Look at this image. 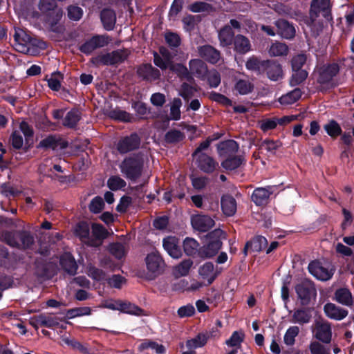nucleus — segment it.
I'll list each match as a JSON object with an SVG mask.
<instances>
[{
    "label": "nucleus",
    "instance_id": "a878e982",
    "mask_svg": "<svg viewBox=\"0 0 354 354\" xmlns=\"http://www.w3.org/2000/svg\"><path fill=\"white\" fill-rule=\"evenodd\" d=\"M138 75L147 80H155L159 78L160 71L153 68L151 64H145L138 69Z\"/></svg>",
    "mask_w": 354,
    "mask_h": 354
},
{
    "label": "nucleus",
    "instance_id": "aec40b11",
    "mask_svg": "<svg viewBox=\"0 0 354 354\" xmlns=\"http://www.w3.org/2000/svg\"><path fill=\"white\" fill-rule=\"evenodd\" d=\"M197 160L198 167L204 172H213L218 164L210 156L201 153L198 156H195Z\"/></svg>",
    "mask_w": 354,
    "mask_h": 354
},
{
    "label": "nucleus",
    "instance_id": "0e129e2a",
    "mask_svg": "<svg viewBox=\"0 0 354 354\" xmlns=\"http://www.w3.org/2000/svg\"><path fill=\"white\" fill-rule=\"evenodd\" d=\"M207 81L211 87H217L221 83V76L218 71L213 70L207 71Z\"/></svg>",
    "mask_w": 354,
    "mask_h": 354
},
{
    "label": "nucleus",
    "instance_id": "6ab92c4d",
    "mask_svg": "<svg viewBox=\"0 0 354 354\" xmlns=\"http://www.w3.org/2000/svg\"><path fill=\"white\" fill-rule=\"evenodd\" d=\"M198 274L207 285H210L216 278L217 272L212 263H205L198 269Z\"/></svg>",
    "mask_w": 354,
    "mask_h": 354
},
{
    "label": "nucleus",
    "instance_id": "58836bf2",
    "mask_svg": "<svg viewBox=\"0 0 354 354\" xmlns=\"http://www.w3.org/2000/svg\"><path fill=\"white\" fill-rule=\"evenodd\" d=\"M46 80L48 82V86L51 90L58 91L61 89V83L64 80V76L59 72H55L49 77L47 76Z\"/></svg>",
    "mask_w": 354,
    "mask_h": 354
},
{
    "label": "nucleus",
    "instance_id": "c9c22d12",
    "mask_svg": "<svg viewBox=\"0 0 354 354\" xmlns=\"http://www.w3.org/2000/svg\"><path fill=\"white\" fill-rule=\"evenodd\" d=\"M234 91L242 95L250 93L254 89V84L248 80H239L236 82Z\"/></svg>",
    "mask_w": 354,
    "mask_h": 354
},
{
    "label": "nucleus",
    "instance_id": "a19ab883",
    "mask_svg": "<svg viewBox=\"0 0 354 354\" xmlns=\"http://www.w3.org/2000/svg\"><path fill=\"white\" fill-rule=\"evenodd\" d=\"M301 96V91L299 88H295L291 92L281 96L279 102L283 105H290L297 102Z\"/></svg>",
    "mask_w": 354,
    "mask_h": 354
},
{
    "label": "nucleus",
    "instance_id": "de8ad7c7",
    "mask_svg": "<svg viewBox=\"0 0 354 354\" xmlns=\"http://www.w3.org/2000/svg\"><path fill=\"white\" fill-rule=\"evenodd\" d=\"M80 119V112L77 110H71L67 113L64 120V124L68 127H73Z\"/></svg>",
    "mask_w": 354,
    "mask_h": 354
},
{
    "label": "nucleus",
    "instance_id": "f8f14e48",
    "mask_svg": "<svg viewBox=\"0 0 354 354\" xmlns=\"http://www.w3.org/2000/svg\"><path fill=\"white\" fill-rule=\"evenodd\" d=\"M153 56V62L156 66L162 70L171 69V66L173 64L172 56L167 49L162 47L160 48V54L154 53Z\"/></svg>",
    "mask_w": 354,
    "mask_h": 354
},
{
    "label": "nucleus",
    "instance_id": "f257e3e1",
    "mask_svg": "<svg viewBox=\"0 0 354 354\" xmlns=\"http://www.w3.org/2000/svg\"><path fill=\"white\" fill-rule=\"evenodd\" d=\"M144 162L145 158L141 155L127 158L120 165L121 173L127 178L135 180L141 176Z\"/></svg>",
    "mask_w": 354,
    "mask_h": 354
},
{
    "label": "nucleus",
    "instance_id": "4be33fe9",
    "mask_svg": "<svg viewBox=\"0 0 354 354\" xmlns=\"http://www.w3.org/2000/svg\"><path fill=\"white\" fill-rule=\"evenodd\" d=\"M190 73L202 80L205 79L207 74L206 64L199 59H191L189 62Z\"/></svg>",
    "mask_w": 354,
    "mask_h": 354
},
{
    "label": "nucleus",
    "instance_id": "c756f323",
    "mask_svg": "<svg viewBox=\"0 0 354 354\" xmlns=\"http://www.w3.org/2000/svg\"><path fill=\"white\" fill-rule=\"evenodd\" d=\"M335 299L338 303L350 306L353 303V299L351 292L347 288H342L336 290L335 293Z\"/></svg>",
    "mask_w": 354,
    "mask_h": 354
},
{
    "label": "nucleus",
    "instance_id": "ea45409f",
    "mask_svg": "<svg viewBox=\"0 0 354 354\" xmlns=\"http://www.w3.org/2000/svg\"><path fill=\"white\" fill-rule=\"evenodd\" d=\"M289 51L286 44L281 42L273 43L269 49V54L272 57L286 56Z\"/></svg>",
    "mask_w": 354,
    "mask_h": 354
},
{
    "label": "nucleus",
    "instance_id": "5fc2aeb1",
    "mask_svg": "<svg viewBox=\"0 0 354 354\" xmlns=\"http://www.w3.org/2000/svg\"><path fill=\"white\" fill-rule=\"evenodd\" d=\"M126 182L120 176H113L109 178L107 185L111 190L120 189L126 186Z\"/></svg>",
    "mask_w": 354,
    "mask_h": 354
},
{
    "label": "nucleus",
    "instance_id": "9b49d317",
    "mask_svg": "<svg viewBox=\"0 0 354 354\" xmlns=\"http://www.w3.org/2000/svg\"><path fill=\"white\" fill-rule=\"evenodd\" d=\"M330 0H312L310 17L314 19L321 14L328 18L330 14Z\"/></svg>",
    "mask_w": 354,
    "mask_h": 354
},
{
    "label": "nucleus",
    "instance_id": "49530a36",
    "mask_svg": "<svg viewBox=\"0 0 354 354\" xmlns=\"http://www.w3.org/2000/svg\"><path fill=\"white\" fill-rule=\"evenodd\" d=\"M91 312L92 310L90 307H78L68 310L66 313V316L69 319H73L77 317L90 315Z\"/></svg>",
    "mask_w": 354,
    "mask_h": 354
},
{
    "label": "nucleus",
    "instance_id": "20e7f679",
    "mask_svg": "<svg viewBox=\"0 0 354 354\" xmlns=\"http://www.w3.org/2000/svg\"><path fill=\"white\" fill-rule=\"evenodd\" d=\"M124 50H115L110 53L101 54L93 57L91 61L95 65H112L122 62L127 57Z\"/></svg>",
    "mask_w": 354,
    "mask_h": 354
},
{
    "label": "nucleus",
    "instance_id": "6e6d98bb",
    "mask_svg": "<svg viewBox=\"0 0 354 354\" xmlns=\"http://www.w3.org/2000/svg\"><path fill=\"white\" fill-rule=\"evenodd\" d=\"M181 106V100L180 98H174L170 108V117L172 120H178L180 118V108Z\"/></svg>",
    "mask_w": 354,
    "mask_h": 354
},
{
    "label": "nucleus",
    "instance_id": "3c124183",
    "mask_svg": "<svg viewBox=\"0 0 354 354\" xmlns=\"http://www.w3.org/2000/svg\"><path fill=\"white\" fill-rule=\"evenodd\" d=\"M198 243L192 238H186L183 242L184 250L187 255L195 254L198 251Z\"/></svg>",
    "mask_w": 354,
    "mask_h": 354
},
{
    "label": "nucleus",
    "instance_id": "6e6552de",
    "mask_svg": "<svg viewBox=\"0 0 354 354\" xmlns=\"http://www.w3.org/2000/svg\"><path fill=\"white\" fill-rule=\"evenodd\" d=\"M309 272L317 279L326 281L331 278L333 270L330 266H324L320 263L313 261L308 265Z\"/></svg>",
    "mask_w": 354,
    "mask_h": 354
},
{
    "label": "nucleus",
    "instance_id": "7ed1b4c3",
    "mask_svg": "<svg viewBox=\"0 0 354 354\" xmlns=\"http://www.w3.org/2000/svg\"><path fill=\"white\" fill-rule=\"evenodd\" d=\"M4 239L9 245L21 249H30L34 244L33 236L26 232L6 233Z\"/></svg>",
    "mask_w": 354,
    "mask_h": 354
},
{
    "label": "nucleus",
    "instance_id": "864d4df0",
    "mask_svg": "<svg viewBox=\"0 0 354 354\" xmlns=\"http://www.w3.org/2000/svg\"><path fill=\"white\" fill-rule=\"evenodd\" d=\"M109 116L113 119L122 122H131L133 118L129 113L119 109L110 111Z\"/></svg>",
    "mask_w": 354,
    "mask_h": 354
},
{
    "label": "nucleus",
    "instance_id": "b1692460",
    "mask_svg": "<svg viewBox=\"0 0 354 354\" xmlns=\"http://www.w3.org/2000/svg\"><path fill=\"white\" fill-rule=\"evenodd\" d=\"M278 29V34L286 39H291L295 35V29L292 25L285 20H278L275 22Z\"/></svg>",
    "mask_w": 354,
    "mask_h": 354
},
{
    "label": "nucleus",
    "instance_id": "ddd939ff",
    "mask_svg": "<svg viewBox=\"0 0 354 354\" xmlns=\"http://www.w3.org/2000/svg\"><path fill=\"white\" fill-rule=\"evenodd\" d=\"M163 248L168 254L172 258L178 259L182 255V252L179 246V241L175 236H168L163 239Z\"/></svg>",
    "mask_w": 354,
    "mask_h": 354
},
{
    "label": "nucleus",
    "instance_id": "423d86ee",
    "mask_svg": "<svg viewBox=\"0 0 354 354\" xmlns=\"http://www.w3.org/2000/svg\"><path fill=\"white\" fill-rule=\"evenodd\" d=\"M191 223L193 228L199 232H207L214 227V219L205 214H195L191 217Z\"/></svg>",
    "mask_w": 354,
    "mask_h": 354
},
{
    "label": "nucleus",
    "instance_id": "0eeeda50",
    "mask_svg": "<svg viewBox=\"0 0 354 354\" xmlns=\"http://www.w3.org/2000/svg\"><path fill=\"white\" fill-rule=\"evenodd\" d=\"M14 37L15 48L19 52L27 53L30 45H35V40L32 39L24 30H16Z\"/></svg>",
    "mask_w": 354,
    "mask_h": 354
},
{
    "label": "nucleus",
    "instance_id": "cd10ccee",
    "mask_svg": "<svg viewBox=\"0 0 354 354\" xmlns=\"http://www.w3.org/2000/svg\"><path fill=\"white\" fill-rule=\"evenodd\" d=\"M101 21L104 27L107 30L113 29L116 21V15L115 12L111 9H104L101 12Z\"/></svg>",
    "mask_w": 354,
    "mask_h": 354
},
{
    "label": "nucleus",
    "instance_id": "9d476101",
    "mask_svg": "<svg viewBox=\"0 0 354 354\" xmlns=\"http://www.w3.org/2000/svg\"><path fill=\"white\" fill-rule=\"evenodd\" d=\"M315 336L324 343H329L331 340L332 331L330 324L325 321H318L315 324Z\"/></svg>",
    "mask_w": 354,
    "mask_h": 354
},
{
    "label": "nucleus",
    "instance_id": "4468645a",
    "mask_svg": "<svg viewBox=\"0 0 354 354\" xmlns=\"http://www.w3.org/2000/svg\"><path fill=\"white\" fill-rule=\"evenodd\" d=\"M296 292L302 304H307L312 296L315 295L314 286L309 282H302L296 286Z\"/></svg>",
    "mask_w": 354,
    "mask_h": 354
},
{
    "label": "nucleus",
    "instance_id": "5701e85b",
    "mask_svg": "<svg viewBox=\"0 0 354 354\" xmlns=\"http://www.w3.org/2000/svg\"><path fill=\"white\" fill-rule=\"evenodd\" d=\"M234 49L239 54H246L252 50V45L246 37L237 35L234 39Z\"/></svg>",
    "mask_w": 354,
    "mask_h": 354
},
{
    "label": "nucleus",
    "instance_id": "1a4fd4ad",
    "mask_svg": "<svg viewBox=\"0 0 354 354\" xmlns=\"http://www.w3.org/2000/svg\"><path fill=\"white\" fill-rule=\"evenodd\" d=\"M109 43V39L105 36H95L86 41L80 47L81 52L85 54H91L98 48L104 47Z\"/></svg>",
    "mask_w": 354,
    "mask_h": 354
},
{
    "label": "nucleus",
    "instance_id": "e2e57ef3",
    "mask_svg": "<svg viewBox=\"0 0 354 354\" xmlns=\"http://www.w3.org/2000/svg\"><path fill=\"white\" fill-rule=\"evenodd\" d=\"M110 252L118 259H121L126 254V250L120 243H113L109 246Z\"/></svg>",
    "mask_w": 354,
    "mask_h": 354
},
{
    "label": "nucleus",
    "instance_id": "f3484780",
    "mask_svg": "<svg viewBox=\"0 0 354 354\" xmlns=\"http://www.w3.org/2000/svg\"><path fill=\"white\" fill-rule=\"evenodd\" d=\"M140 139L136 134H133L121 140L118 144V150L121 153H127L138 147Z\"/></svg>",
    "mask_w": 354,
    "mask_h": 354
},
{
    "label": "nucleus",
    "instance_id": "8fccbe9b",
    "mask_svg": "<svg viewBox=\"0 0 354 354\" xmlns=\"http://www.w3.org/2000/svg\"><path fill=\"white\" fill-rule=\"evenodd\" d=\"M196 92V89L195 87H194L187 83H183L181 85V86L178 91V94L185 100L188 101L189 99H191L194 95V93Z\"/></svg>",
    "mask_w": 354,
    "mask_h": 354
},
{
    "label": "nucleus",
    "instance_id": "4c0bfd02",
    "mask_svg": "<svg viewBox=\"0 0 354 354\" xmlns=\"http://www.w3.org/2000/svg\"><path fill=\"white\" fill-rule=\"evenodd\" d=\"M149 348L154 351L157 354H162L165 351L162 345L151 339H144L138 346V351L140 352Z\"/></svg>",
    "mask_w": 354,
    "mask_h": 354
},
{
    "label": "nucleus",
    "instance_id": "13d9d810",
    "mask_svg": "<svg viewBox=\"0 0 354 354\" xmlns=\"http://www.w3.org/2000/svg\"><path fill=\"white\" fill-rule=\"evenodd\" d=\"M309 349L312 354H330V349L318 342H312L309 345Z\"/></svg>",
    "mask_w": 354,
    "mask_h": 354
},
{
    "label": "nucleus",
    "instance_id": "4d7b16f0",
    "mask_svg": "<svg viewBox=\"0 0 354 354\" xmlns=\"http://www.w3.org/2000/svg\"><path fill=\"white\" fill-rule=\"evenodd\" d=\"M299 328L297 326H291L286 332L284 335V342L287 345H292L295 343V339L298 335Z\"/></svg>",
    "mask_w": 354,
    "mask_h": 354
},
{
    "label": "nucleus",
    "instance_id": "2f4dec72",
    "mask_svg": "<svg viewBox=\"0 0 354 354\" xmlns=\"http://www.w3.org/2000/svg\"><path fill=\"white\" fill-rule=\"evenodd\" d=\"M268 245L267 239L261 236L254 238L251 241L248 242L245 247V252L246 250H251L254 252H260L266 248Z\"/></svg>",
    "mask_w": 354,
    "mask_h": 354
},
{
    "label": "nucleus",
    "instance_id": "09e8293b",
    "mask_svg": "<svg viewBox=\"0 0 354 354\" xmlns=\"http://www.w3.org/2000/svg\"><path fill=\"white\" fill-rule=\"evenodd\" d=\"M243 159L241 157L228 158L222 162V167L227 170H233L238 168L243 162Z\"/></svg>",
    "mask_w": 354,
    "mask_h": 354
},
{
    "label": "nucleus",
    "instance_id": "f704fd0d",
    "mask_svg": "<svg viewBox=\"0 0 354 354\" xmlns=\"http://www.w3.org/2000/svg\"><path fill=\"white\" fill-rule=\"evenodd\" d=\"M267 74L268 77L273 81H277L282 78L283 71L280 64L276 62H266Z\"/></svg>",
    "mask_w": 354,
    "mask_h": 354
},
{
    "label": "nucleus",
    "instance_id": "a211bd4d",
    "mask_svg": "<svg viewBox=\"0 0 354 354\" xmlns=\"http://www.w3.org/2000/svg\"><path fill=\"white\" fill-rule=\"evenodd\" d=\"M273 192L272 187H259L254 190L252 200L257 205L267 203L268 198Z\"/></svg>",
    "mask_w": 354,
    "mask_h": 354
},
{
    "label": "nucleus",
    "instance_id": "e433bc0d",
    "mask_svg": "<svg viewBox=\"0 0 354 354\" xmlns=\"http://www.w3.org/2000/svg\"><path fill=\"white\" fill-rule=\"evenodd\" d=\"M209 336L210 335H207L204 333H199L194 338L187 341L186 347L189 350H195L198 348L202 347L206 344Z\"/></svg>",
    "mask_w": 354,
    "mask_h": 354
},
{
    "label": "nucleus",
    "instance_id": "72a5a7b5",
    "mask_svg": "<svg viewBox=\"0 0 354 354\" xmlns=\"http://www.w3.org/2000/svg\"><path fill=\"white\" fill-rule=\"evenodd\" d=\"M120 312L132 315H145L144 310L138 306L127 301L121 300Z\"/></svg>",
    "mask_w": 354,
    "mask_h": 354
},
{
    "label": "nucleus",
    "instance_id": "338daca9",
    "mask_svg": "<svg viewBox=\"0 0 354 354\" xmlns=\"http://www.w3.org/2000/svg\"><path fill=\"white\" fill-rule=\"evenodd\" d=\"M184 138V135L178 130H171L165 135V140L167 142H177Z\"/></svg>",
    "mask_w": 354,
    "mask_h": 354
},
{
    "label": "nucleus",
    "instance_id": "7c9ffc66",
    "mask_svg": "<svg viewBox=\"0 0 354 354\" xmlns=\"http://www.w3.org/2000/svg\"><path fill=\"white\" fill-rule=\"evenodd\" d=\"M339 72V66L337 64H332L324 67L320 73L319 82L326 83L329 82Z\"/></svg>",
    "mask_w": 354,
    "mask_h": 354
},
{
    "label": "nucleus",
    "instance_id": "bb28decb",
    "mask_svg": "<svg viewBox=\"0 0 354 354\" xmlns=\"http://www.w3.org/2000/svg\"><path fill=\"white\" fill-rule=\"evenodd\" d=\"M60 264L68 273L71 274L76 273L77 265L70 253H65L61 257Z\"/></svg>",
    "mask_w": 354,
    "mask_h": 354
},
{
    "label": "nucleus",
    "instance_id": "2eb2a0df",
    "mask_svg": "<svg viewBox=\"0 0 354 354\" xmlns=\"http://www.w3.org/2000/svg\"><path fill=\"white\" fill-rule=\"evenodd\" d=\"M75 234L80 237L81 241L90 246L97 247L100 245V243L95 241L93 237L90 236L89 226L86 223H79L75 230Z\"/></svg>",
    "mask_w": 354,
    "mask_h": 354
},
{
    "label": "nucleus",
    "instance_id": "37998d69",
    "mask_svg": "<svg viewBox=\"0 0 354 354\" xmlns=\"http://www.w3.org/2000/svg\"><path fill=\"white\" fill-rule=\"evenodd\" d=\"M310 319L311 313L309 310H298L292 315V322L299 324L308 323Z\"/></svg>",
    "mask_w": 354,
    "mask_h": 354
},
{
    "label": "nucleus",
    "instance_id": "c03bdc74",
    "mask_svg": "<svg viewBox=\"0 0 354 354\" xmlns=\"http://www.w3.org/2000/svg\"><path fill=\"white\" fill-rule=\"evenodd\" d=\"M234 32L230 26H225L219 33L218 37L222 46H228L232 44Z\"/></svg>",
    "mask_w": 354,
    "mask_h": 354
},
{
    "label": "nucleus",
    "instance_id": "f03ea898",
    "mask_svg": "<svg viewBox=\"0 0 354 354\" xmlns=\"http://www.w3.org/2000/svg\"><path fill=\"white\" fill-rule=\"evenodd\" d=\"M208 243L203 247L199 253L202 257L211 258L214 256L221 248V239L225 238L223 232L216 229L209 233L207 236Z\"/></svg>",
    "mask_w": 354,
    "mask_h": 354
},
{
    "label": "nucleus",
    "instance_id": "603ef678",
    "mask_svg": "<svg viewBox=\"0 0 354 354\" xmlns=\"http://www.w3.org/2000/svg\"><path fill=\"white\" fill-rule=\"evenodd\" d=\"M308 77V72L305 70H293L290 83L291 86H297L302 83Z\"/></svg>",
    "mask_w": 354,
    "mask_h": 354
},
{
    "label": "nucleus",
    "instance_id": "393cba45",
    "mask_svg": "<svg viewBox=\"0 0 354 354\" xmlns=\"http://www.w3.org/2000/svg\"><path fill=\"white\" fill-rule=\"evenodd\" d=\"M221 209L223 214L227 216L234 215L236 211V203L231 196H223L221 198Z\"/></svg>",
    "mask_w": 354,
    "mask_h": 354
},
{
    "label": "nucleus",
    "instance_id": "052dcab7",
    "mask_svg": "<svg viewBox=\"0 0 354 354\" xmlns=\"http://www.w3.org/2000/svg\"><path fill=\"white\" fill-rule=\"evenodd\" d=\"M324 129L331 137L337 136L341 133V128L339 125L334 120H332L326 124L324 126Z\"/></svg>",
    "mask_w": 354,
    "mask_h": 354
},
{
    "label": "nucleus",
    "instance_id": "473e14b6",
    "mask_svg": "<svg viewBox=\"0 0 354 354\" xmlns=\"http://www.w3.org/2000/svg\"><path fill=\"white\" fill-rule=\"evenodd\" d=\"M192 266L193 261L191 259H185L181 261L180 263L174 267V275L178 278L188 275Z\"/></svg>",
    "mask_w": 354,
    "mask_h": 354
},
{
    "label": "nucleus",
    "instance_id": "774afa93",
    "mask_svg": "<svg viewBox=\"0 0 354 354\" xmlns=\"http://www.w3.org/2000/svg\"><path fill=\"white\" fill-rule=\"evenodd\" d=\"M307 56L304 54H299L292 59V70H301V67L306 63Z\"/></svg>",
    "mask_w": 354,
    "mask_h": 354
},
{
    "label": "nucleus",
    "instance_id": "680f3d73",
    "mask_svg": "<svg viewBox=\"0 0 354 354\" xmlns=\"http://www.w3.org/2000/svg\"><path fill=\"white\" fill-rule=\"evenodd\" d=\"M266 64L265 62H261L256 57H250L245 63V66L250 71H259L261 66Z\"/></svg>",
    "mask_w": 354,
    "mask_h": 354
},
{
    "label": "nucleus",
    "instance_id": "c85d7f7f",
    "mask_svg": "<svg viewBox=\"0 0 354 354\" xmlns=\"http://www.w3.org/2000/svg\"><path fill=\"white\" fill-rule=\"evenodd\" d=\"M31 323L35 326L53 328L59 324V319L52 316L39 315L32 319Z\"/></svg>",
    "mask_w": 354,
    "mask_h": 354
},
{
    "label": "nucleus",
    "instance_id": "a18cd8bd",
    "mask_svg": "<svg viewBox=\"0 0 354 354\" xmlns=\"http://www.w3.org/2000/svg\"><path fill=\"white\" fill-rule=\"evenodd\" d=\"M107 234L106 230L102 225L99 224L92 225V236L94 237L93 239L100 243V245L102 243V240L106 237Z\"/></svg>",
    "mask_w": 354,
    "mask_h": 354
},
{
    "label": "nucleus",
    "instance_id": "69168bd1",
    "mask_svg": "<svg viewBox=\"0 0 354 354\" xmlns=\"http://www.w3.org/2000/svg\"><path fill=\"white\" fill-rule=\"evenodd\" d=\"M195 313V308L192 304H187L181 306L177 311L178 316L180 318L189 317Z\"/></svg>",
    "mask_w": 354,
    "mask_h": 354
},
{
    "label": "nucleus",
    "instance_id": "79ce46f5",
    "mask_svg": "<svg viewBox=\"0 0 354 354\" xmlns=\"http://www.w3.org/2000/svg\"><path fill=\"white\" fill-rule=\"evenodd\" d=\"M180 287L187 291H196L200 290L203 286H207V283L203 281H199L196 279H192L190 283L186 280H181L179 282Z\"/></svg>",
    "mask_w": 354,
    "mask_h": 354
},
{
    "label": "nucleus",
    "instance_id": "39448f33",
    "mask_svg": "<svg viewBox=\"0 0 354 354\" xmlns=\"http://www.w3.org/2000/svg\"><path fill=\"white\" fill-rule=\"evenodd\" d=\"M145 261L148 271L154 275L160 274L165 269V263L158 252L149 254Z\"/></svg>",
    "mask_w": 354,
    "mask_h": 354
},
{
    "label": "nucleus",
    "instance_id": "bf43d9fd",
    "mask_svg": "<svg viewBox=\"0 0 354 354\" xmlns=\"http://www.w3.org/2000/svg\"><path fill=\"white\" fill-rule=\"evenodd\" d=\"M68 17L71 20L78 21L83 15V10L80 7L69 6L68 7Z\"/></svg>",
    "mask_w": 354,
    "mask_h": 354
},
{
    "label": "nucleus",
    "instance_id": "412c9836",
    "mask_svg": "<svg viewBox=\"0 0 354 354\" xmlns=\"http://www.w3.org/2000/svg\"><path fill=\"white\" fill-rule=\"evenodd\" d=\"M198 52L201 57L212 64L216 63L220 59L219 52L211 46H200Z\"/></svg>",
    "mask_w": 354,
    "mask_h": 354
},
{
    "label": "nucleus",
    "instance_id": "dca6fc26",
    "mask_svg": "<svg viewBox=\"0 0 354 354\" xmlns=\"http://www.w3.org/2000/svg\"><path fill=\"white\" fill-rule=\"evenodd\" d=\"M324 310L328 318L335 320H342L344 319L348 313V310L333 303H327L324 307Z\"/></svg>",
    "mask_w": 354,
    "mask_h": 354
}]
</instances>
